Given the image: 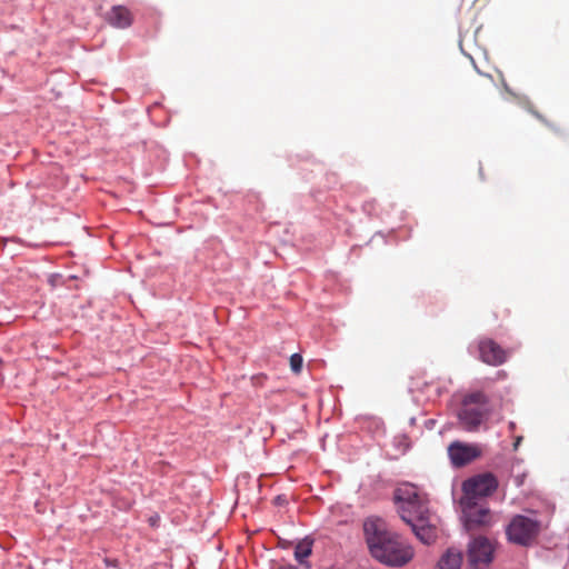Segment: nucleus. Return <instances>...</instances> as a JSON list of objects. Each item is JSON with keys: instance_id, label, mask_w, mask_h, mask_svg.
I'll list each match as a JSON object with an SVG mask.
<instances>
[{"instance_id": "f257e3e1", "label": "nucleus", "mask_w": 569, "mask_h": 569, "mask_svg": "<svg viewBox=\"0 0 569 569\" xmlns=\"http://www.w3.org/2000/svg\"><path fill=\"white\" fill-rule=\"evenodd\" d=\"M363 531L371 556L389 567H403L415 556L412 546L395 531L386 528L383 520L368 518Z\"/></svg>"}, {"instance_id": "f03ea898", "label": "nucleus", "mask_w": 569, "mask_h": 569, "mask_svg": "<svg viewBox=\"0 0 569 569\" xmlns=\"http://www.w3.org/2000/svg\"><path fill=\"white\" fill-rule=\"evenodd\" d=\"M393 499L401 519L408 525L430 513L427 497L411 483L399 486Z\"/></svg>"}, {"instance_id": "7ed1b4c3", "label": "nucleus", "mask_w": 569, "mask_h": 569, "mask_svg": "<svg viewBox=\"0 0 569 569\" xmlns=\"http://www.w3.org/2000/svg\"><path fill=\"white\" fill-rule=\"evenodd\" d=\"M488 397L476 391L465 396L461 408L458 411V420L466 431H478L489 417Z\"/></svg>"}, {"instance_id": "20e7f679", "label": "nucleus", "mask_w": 569, "mask_h": 569, "mask_svg": "<svg viewBox=\"0 0 569 569\" xmlns=\"http://www.w3.org/2000/svg\"><path fill=\"white\" fill-rule=\"evenodd\" d=\"M540 530V523L538 520L517 515L515 516L507 527L508 539L517 545L528 546L537 537Z\"/></svg>"}, {"instance_id": "39448f33", "label": "nucleus", "mask_w": 569, "mask_h": 569, "mask_svg": "<svg viewBox=\"0 0 569 569\" xmlns=\"http://www.w3.org/2000/svg\"><path fill=\"white\" fill-rule=\"evenodd\" d=\"M462 519L467 530H475L491 522V512L486 501L462 497L460 500Z\"/></svg>"}, {"instance_id": "423d86ee", "label": "nucleus", "mask_w": 569, "mask_h": 569, "mask_svg": "<svg viewBox=\"0 0 569 569\" xmlns=\"http://www.w3.org/2000/svg\"><path fill=\"white\" fill-rule=\"evenodd\" d=\"M498 487L497 478L491 473H483L471 477L462 483V497L485 501Z\"/></svg>"}, {"instance_id": "0eeeda50", "label": "nucleus", "mask_w": 569, "mask_h": 569, "mask_svg": "<svg viewBox=\"0 0 569 569\" xmlns=\"http://www.w3.org/2000/svg\"><path fill=\"white\" fill-rule=\"evenodd\" d=\"M495 547L485 537L475 538L469 543L468 559L473 569H487L493 559Z\"/></svg>"}, {"instance_id": "6e6552de", "label": "nucleus", "mask_w": 569, "mask_h": 569, "mask_svg": "<svg viewBox=\"0 0 569 569\" xmlns=\"http://www.w3.org/2000/svg\"><path fill=\"white\" fill-rule=\"evenodd\" d=\"M479 359L490 366H500L507 360V351L495 340L489 338L480 339L477 343Z\"/></svg>"}, {"instance_id": "1a4fd4ad", "label": "nucleus", "mask_w": 569, "mask_h": 569, "mask_svg": "<svg viewBox=\"0 0 569 569\" xmlns=\"http://www.w3.org/2000/svg\"><path fill=\"white\" fill-rule=\"evenodd\" d=\"M448 455L455 467H462L475 460L480 451L476 446L456 441L449 446Z\"/></svg>"}, {"instance_id": "9d476101", "label": "nucleus", "mask_w": 569, "mask_h": 569, "mask_svg": "<svg viewBox=\"0 0 569 569\" xmlns=\"http://www.w3.org/2000/svg\"><path fill=\"white\" fill-rule=\"evenodd\" d=\"M416 537L425 545L432 543L437 538V528L431 523V513L423 516V520L409 523Z\"/></svg>"}, {"instance_id": "9b49d317", "label": "nucleus", "mask_w": 569, "mask_h": 569, "mask_svg": "<svg viewBox=\"0 0 569 569\" xmlns=\"http://www.w3.org/2000/svg\"><path fill=\"white\" fill-rule=\"evenodd\" d=\"M107 21L114 28L124 29L131 26L132 14L127 7L114 6L107 13Z\"/></svg>"}, {"instance_id": "f8f14e48", "label": "nucleus", "mask_w": 569, "mask_h": 569, "mask_svg": "<svg viewBox=\"0 0 569 569\" xmlns=\"http://www.w3.org/2000/svg\"><path fill=\"white\" fill-rule=\"evenodd\" d=\"M463 561L462 551L457 548H448L438 561L439 569H459Z\"/></svg>"}, {"instance_id": "ddd939ff", "label": "nucleus", "mask_w": 569, "mask_h": 569, "mask_svg": "<svg viewBox=\"0 0 569 569\" xmlns=\"http://www.w3.org/2000/svg\"><path fill=\"white\" fill-rule=\"evenodd\" d=\"M311 553L312 541L309 539H303L302 541L298 542L295 548V558L300 565H305L306 560L311 556Z\"/></svg>"}, {"instance_id": "4468645a", "label": "nucleus", "mask_w": 569, "mask_h": 569, "mask_svg": "<svg viewBox=\"0 0 569 569\" xmlns=\"http://www.w3.org/2000/svg\"><path fill=\"white\" fill-rule=\"evenodd\" d=\"M302 363H303V360H302V357L299 353H293L290 357V367H291V370L295 373H299L301 371Z\"/></svg>"}, {"instance_id": "2eb2a0df", "label": "nucleus", "mask_w": 569, "mask_h": 569, "mask_svg": "<svg viewBox=\"0 0 569 569\" xmlns=\"http://www.w3.org/2000/svg\"><path fill=\"white\" fill-rule=\"evenodd\" d=\"M512 479H513V482L517 487H520L523 485L525 482V479H526V473L525 472H521V473H517L515 476H512Z\"/></svg>"}, {"instance_id": "dca6fc26", "label": "nucleus", "mask_w": 569, "mask_h": 569, "mask_svg": "<svg viewBox=\"0 0 569 569\" xmlns=\"http://www.w3.org/2000/svg\"><path fill=\"white\" fill-rule=\"evenodd\" d=\"M430 387H435V390H436V396L437 397H440L441 393H442V387L439 386V383H431Z\"/></svg>"}, {"instance_id": "f3484780", "label": "nucleus", "mask_w": 569, "mask_h": 569, "mask_svg": "<svg viewBox=\"0 0 569 569\" xmlns=\"http://www.w3.org/2000/svg\"><path fill=\"white\" fill-rule=\"evenodd\" d=\"M104 563H106V566L110 567V566H114V565H116V561H114V560H111V559H109V558H106V559H104Z\"/></svg>"}, {"instance_id": "a211bd4d", "label": "nucleus", "mask_w": 569, "mask_h": 569, "mask_svg": "<svg viewBox=\"0 0 569 569\" xmlns=\"http://www.w3.org/2000/svg\"><path fill=\"white\" fill-rule=\"evenodd\" d=\"M520 440H521V438L519 437V438L517 439V441L515 442V448H517V447H518V445H519Z\"/></svg>"}]
</instances>
